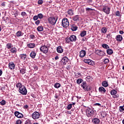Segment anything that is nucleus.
<instances>
[{"label": "nucleus", "instance_id": "nucleus-36", "mask_svg": "<svg viewBox=\"0 0 124 124\" xmlns=\"http://www.w3.org/2000/svg\"><path fill=\"white\" fill-rule=\"evenodd\" d=\"M101 31L103 33H106V32H107V29L105 27H104L101 29Z\"/></svg>", "mask_w": 124, "mask_h": 124}, {"label": "nucleus", "instance_id": "nucleus-8", "mask_svg": "<svg viewBox=\"0 0 124 124\" xmlns=\"http://www.w3.org/2000/svg\"><path fill=\"white\" fill-rule=\"evenodd\" d=\"M103 11L106 14H110V8L105 6L103 8Z\"/></svg>", "mask_w": 124, "mask_h": 124}, {"label": "nucleus", "instance_id": "nucleus-3", "mask_svg": "<svg viewBox=\"0 0 124 124\" xmlns=\"http://www.w3.org/2000/svg\"><path fill=\"white\" fill-rule=\"evenodd\" d=\"M62 27L63 28H68L69 26V21L66 18H64L62 20Z\"/></svg>", "mask_w": 124, "mask_h": 124}, {"label": "nucleus", "instance_id": "nucleus-5", "mask_svg": "<svg viewBox=\"0 0 124 124\" xmlns=\"http://www.w3.org/2000/svg\"><path fill=\"white\" fill-rule=\"evenodd\" d=\"M48 50L49 49L48 48V47L45 45L42 46L40 48V51L42 52L43 54H47V53H48Z\"/></svg>", "mask_w": 124, "mask_h": 124}, {"label": "nucleus", "instance_id": "nucleus-7", "mask_svg": "<svg viewBox=\"0 0 124 124\" xmlns=\"http://www.w3.org/2000/svg\"><path fill=\"white\" fill-rule=\"evenodd\" d=\"M39 117H40V114H39V112H34L32 114V118L34 120H37L39 119Z\"/></svg>", "mask_w": 124, "mask_h": 124}, {"label": "nucleus", "instance_id": "nucleus-41", "mask_svg": "<svg viewBox=\"0 0 124 124\" xmlns=\"http://www.w3.org/2000/svg\"><path fill=\"white\" fill-rule=\"evenodd\" d=\"M115 15L116 16H118V17H121V16H122L121 13L119 11H116L115 13Z\"/></svg>", "mask_w": 124, "mask_h": 124}, {"label": "nucleus", "instance_id": "nucleus-63", "mask_svg": "<svg viewBox=\"0 0 124 124\" xmlns=\"http://www.w3.org/2000/svg\"><path fill=\"white\" fill-rule=\"evenodd\" d=\"M58 59H59V57L58 56H56L55 58V60H58Z\"/></svg>", "mask_w": 124, "mask_h": 124}, {"label": "nucleus", "instance_id": "nucleus-21", "mask_svg": "<svg viewBox=\"0 0 124 124\" xmlns=\"http://www.w3.org/2000/svg\"><path fill=\"white\" fill-rule=\"evenodd\" d=\"M73 21H74V22H76V23H77V22H79V21L80 20L79 19V16L77 15L74 16L73 18Z\"/></svg>", "mask_w": 124, "mask_h": 124}, {"label": "nucleus", "instance_id": "nucleus-52", "mask_svg": "<svg viewBox=\"0 0 124 124\" xmlns=\"http://www.w3.org/2000/svg\"><path fill=\"white\" fill-rule=\"evenodd\" d=\"M33 68L34 69V70H35V71H36V70L38 69V67L35 65L33 66Z\"/></svg>", "mask_w": 124, "mask_h": 124}, {"label": "nucleus", "instance_id": "nucleus-43", "mask_svg": "<svg viewBox=\"0 0 124 124\" xmlns=\"http://www.w3.org/2000/svg\"><path fill=\"white\" fill-rule=\"evenodd\" d=\"M82 82H83V79H82L81 78L78 79L77 80V84H81V83H82Z\"/></svg>", "mask_w": 124, "mask_h": 124}, {"label": "nucleus", "instance_id": "nucleus-42", "mask_svg": "<svg viewBox=\"0 0 124 124\" xmlns=\"http://www.w3.org/2000/svg\"><path fill=\"white\" fill-rule=\"evenodd\" d=\"M37 16L39 19H43V15L42 14H38Z\"/></svg>", "mask_w": 124, "mask_h": 124}, {"label": "nucleus", "instance_id": "nucleus-53", "mask_svg": "<svg viewBox=\"0 0 124 124\" xmlns=\"http://www.w3.org/2000/svg\"><path fill=\"white\" fill-rule=\"evenodd\" d=\"M24 109H25L26 110H28L29 109V106L28 105H25L23 107Z\"/></svg>", "mask_w": 124, "mask_h": 124}, {"label": "nucleus", "instance_id": "nucleus-28", "mask_svg": "<svg viewBox=\"0 0 124 124\" xmlns=\"http://www.w3.org/2000/svg\"><path fill=\"white\" fill-rule=\"evenodd\" d=\"M12 54H16L17 53V49L16 47H12L10 50Z\"/></svg>", "mask_w": 124, "mask_h": 124}, {"label": "nucleus", "instance_id": "nucleus-47", "mask_svg": "<svg viewBox=\"0 0 124 124\" xmlns=\"http://www.w3.org/2000/svg\"><path fill=\"white\" fill-rule=\"evenodd\" d=\"M30 38L33 40L35 39V36H34L33 34H31L30 35Z\"/></svg>", "mask_w": 124, "mask_h": 124}, {"label": "nucleus", "instance_id": "nucleus-13", "mask_svg": "<svg viewBox=\"0 0 124 124\" xmlns=\"http://www.w3.org/2000/svg\"><path fill=\"white\" fill-rule=\"evenodd\" d=\"M77 39V37L75 35H72L70 36V41L71 42H75Z\"/></svg>", "mask_w": 124, "mask_h": 124}, {"label": "nucleus", "instance_id": "nucleus-27", "mask_svg": "<svg viewBox=\"0 0 124 124\" xmlns=\"http://www.w3.org/2000/svg\"><path fill=\"white\" fill-rule=\"evenodd\" d=\"M107 53L108 55H112V54H113V50L111 48H108L107 50Z\"/></svg>", "mask_w": 124, "mask_h": 124}, {"label": "nucleus", "instance_id": "nucleus-26", "mask_svg": "<svg viewBox=\"0 0 124 124\" xmlns=\"http://www.w3.org/2000/svg\"><path fill=\"white\" fill-rule=\"evenodd\" d=\"M99 91L100 93H106V90H105V88H103V87H99Z\"/></svg>", "mask_w": 124, "mask_h": 124}, {"label": "nucleus", "instance_id": "nucleus-31", "mask_svg": "<svg viewBox=\"0 0 124 124\" xmlns=\"http://www.w3.org/2000/svg\"><path fill=\"white\" fill-rule=\"evenodd\" d=\"M67 13L68 15H70V16H72V15L74 14V13H73V10H72V9H69Z\"/></svg>", "mask_w": 124, "mask_h": 124}, {"label": "nucleus", "instance_id": "nucleus-25", "mask_svg": "<svg viewBox=\"0 0 124 124\" xmlns=\"http://www.w3.org/2000/svg\"><path fill=\"white\" fill-rule=\"evenodd\" d=\"M116 40L119 42L122 41L123 40V36L121 35H118L116 36Z\"/></svg>", "mask_w": 124, "mask_h": 124}, {"label": "nucleus", "instance_id": "nucleus-4", "mask_svg": "<svg viewBox=\"0 0 124 124\" xmlns=\"http://www.w3.org/2000/svg\"><path fill=\"white\" fill-rule=\"evenodd\" d=\"M18 92L20 93H21V94H23V95H26V94L28 93V91L27 90V88H26V86H22L20 90H18Z\"/></svg>", "mask_w": 124, "mask_h": 124}, {"label": "nucleus", "instance_id": "nucleus-62", "mask_svg": "<svg viewBox=\"0 0 124 124\" xmlns=\"http://www.w3.org/2000/svg\"><path fill=\"white\" fill-rule=\"evenodd\" d=\"M2 75V71H1V70H0V76H1Z\"/></svg>", "mask_w": 124, "mask_h": 124}, {"label": "nucleus", "instance_id": "nucleus-58", "mask_svg": "<svg viewBox=\"0 0 124 124\" xmlns=\"http://www.w3.org/2000/svg\"><path fill=\"white\" fill-rule=\"evenodd\" d=\"M86 11H91V10H93V9L90 8H86Z\"/></svg>", "mask_w": 124, "mask_h": 124}, {"label": "nucleus", "instance_id": "nucleus-61", "mask_svg": "<svg viewBox=\"0 0 124 124\" xmlns=\"http://www.w3.org/2000/svg\"><path fill=\"white\" fill-rule=\"evenodd\" d=\"M95 105H96L97 106H101V105L99 103H96V104H95Z\"/></svg>", "mask_w": 124, "mask_h": 124}, {"label": "nucleus", "instance_id": "nucleus-6", "mask_svg": "<svg viewBox=\"0 0 124 124\" xmlns=\"http://www.w3.org/2000/svg\"><path fill=\"white\" fill-rule=\"evenodd\" d=\"M86 113L87 117H90L93 116V110L90 108H88L86 109Z\"/></svg>", "mask_w": 124, "mask_h": 124}, {"label": "nucleus", "instance_id": "nucleus-48", "mask_svg": "<svg viewBox=\"0 0 124 124\" xmlns=\"http://www.w3.org/2000/svg\"><path fill=\"white\" fill-rule=\"evenodd\" d=\"M33 20L34 21H37V20H38V16H34L33 17Z\"/></svg>", "mask_w": 124, "mask_h": 124}, {"label": "nucleus", "instance_id": "nucleus-51", "mask_svg": "<svg viewBox=\"0 0 124 124\" xmlns=\"http://www.w3.org/2000/svg\"><path fill=\"white\" fill-rule=\"evenodd\" d=\"M65 41H66V43H70V38H66L65 39Z\"/></svg>", "mask_w": 124, "mask_h": 124}, {"label": "nucleus", "instance_id": "nucleus-29", "mask_svg": "<svg viewBox=\"0 0 124 124\" xmlns=\"http://www.w3.org/2000/svg\"><path fill=\"white\" fill-rule=\"evenodd\" d=\"M102 47L103 48H104V49H109V46H108V45L106 44H103L102 45Z\"/></svg>", "mask_w": 124, "mask_h": 124}, {"label": "nucleus", "instance_id": "nucleus-12", "mask_svg": "<svg viewBox=\"0 0 124 124\" xmlns=\"http://www.w3.org/2000/svg\"><path fill=\"white\" fill-rule=\"evenodd\" d=\"M14 115L16 117H17V118H23V117H24L23 114L19 112V111H15L14 113Z\"/></svg>", "mask_w": 124, "mask_h": 124}, {"label": "nucleus", "instance_id": "nucleus-33", "mask_svg": "<svg viewBox=\"0 0 124 124\" xmlns=\"http://www.w3.org/2000/svg\"><path fill=\"white\" fill-rule=\"evenodd\" d=\"M102 85L103 87H108V82L104 81L102 83Z\"/></svg>", "mask_w": 124, "mask_h": 124}, {"label": "nucleus", "instance_id": "nucleus-60", "mask_svg": "<svg viewBox=\"0 0 124 124\" xmlns=\"http://www.w3.org/2000/svg\"><path fill=\"white\" fill-rule=\"evenodd\" d=\"M1 5H2V6H5V2H3L1 3Z\"/></svg>", "mask_w": 124, "mask_h": 124}, {"label": "nucleus", "instance_id": "nucleus-1", "mask_svg": "<svg viewBox=\"0 0 124 124\" xmlns=\"http://www.w3.org/2000/svg\"><path fill=\"white\" fill-rule=\"evenodd\" d=\"M48 21L51 25H56L57 21H58V17L57 16L54 17H50L48 18Z\"/></svg>", "mask_w": 124, "mask_h": 124}, {"label": "nucleus", "instance_id": "nucleus-30", "mask_svg": "<svg viewBox=\"0 0 124 124\" xmlns=\"http://www.w3.org/2000/svg\"><path fill=\"white\" fill-rule=\"evenodd\" d=\"M86 34H87V31H83L81 32L80 35L81 37H84V36H85V35H86Z\"/></svg>", "mask_w": 124, "mask_h": 124}, {"label": "nucleus", "instance_id": "nucleus-46", "mask_svg": "<svg viewBox=\"0 0 124 124\" xmlns=\"http://www.w3.org/2000/svg\"><path fill=\"white\" fill-rule=\"evenodd\" d=\"M1 105H5L6 102L4 100H2L0 102Z\"/></svg>", "mask_w": 124, "mask_h": 124}, {"label": "nucleus", "instance_id": "nucleus-55", "mask_svg": "<svg viewBox=\"0 0 124 124\" xmlns=\"http://www.w3.org/2000/svg\"><path fill=\"white\" fill-rule=\"evenodd\" d=\"M38 4H40V5L42 4V3H43V0H39L38 1Z\"/></svg>", "mask_w": 124, "mask_h": 124}, {"label": "nucleus", "instance_id": "nucleus-19", "mask_svg": "<svg viewBox=\"0 0 124 124\" xmlns=\"http://www.w3.org/2000/svg\"><path fill=\"white\" fill-rule=\"evenodd\" d=\"M78 29V27H77V26L76 25H75V24H72L71 26V29L72 30V31H77Z\"/></svg>", "mask_w": 124, "mask_h": 124}, {"label": "nucleus", "instance_id": "nucleus-17", "mask_svg": "<svg viewBox=\"0 0 124 124\" xmlns=\"http://www.w3.org/2000/svg\"><path fill=\"white\" fill-rule=\"evenodd\" d=\"M23 35H24V33L21 31H18L16 34V36L17 37H20V36H23Z\"/></svg>", "mask_w": 124, "mask_h": 124}, {"label": "nucleus", "instance_id": "nucleus-37", "mask_svg": "<svg viewBox=\"0 0 124 124\" xmlns=\"http://www.w3.org/2000/svg\"><path fill=\"white\" fill-rule=\"evenodd\" d=\"M37 30L38 31H43V27L39 26V27H37Z\"/></svg>", "mask_w": 124, "mask_h": 124}, {"label": "nucleus", "instance_id": "nucleus-10", "mask_svg": "<svg viewBox=\"0 0 124 124\" xmlns=\"http://www.w3.org/2000/svg\"><path fill=\"white\" fill-rule=\"evenodd\" d=\"M95 53L98 56H105V53L101 50H96Z\"/></svg>", "mask_w": 124, "mask_h": 124}, {"label": "nucleus", "instance_id": "nucleus-11", "mask_svg": "<svg viewBox=\"0 0 124 124\" xmlns=\"http://www.w3.org/2000/svg\"><path fill=\"white\" fill-rule=\"evenodd\" d=\"M68 62V58L66 57H64L61 61V63L63 64V65H65V64L67 63Z\"/></svg>", "mask_w": 124, "mask_h": 124}, {"label": "nucleus", "instance_id": "nucleus-56", "mask_svg": "<svg viewBox=\"0 0 124 124\" xmlns=\"http://www.w3.org/2000/svg\"><path fill=\"white\" fill-rule=\"evenodd\" d=\"M107 38H108V39L111 38V33H108L107 35Z\"/></svg>", "mask_w": 124, "mask_h": 124}, {"label": "nucleus", "instance_id": "nucleus-64", "mask_svg": "<svg viewBox=\"0 0 124 124\" xmlns=\"http://www.w3.org/2000/svg\"><path fill=\"white\" fill-rule=\"evenodd\" d=\"M33 124H39L38 123H34Z\"/></svg>", "mask_w": 124, "mask_h": 124}, {"label": "nucleus", "instance_id": "nucleus-24", "mask_svg": "<svg viewBox=\"0 0 124 124\" xmlns=\"http://www.w3.org/2000/svg\"><path fill=\"white\" fill-rule=\"evenodd\" d=\"M22 87H24V85H22L21 82H18L16 84V87L18 89V90H20Z\"/></svg>", "mask_w": 124, "mask_h": 124}, {"label": "nucleus", "instance_id": "nucleus-59", "mask_svg": "<svg viewBox=\"0 0 124 124\" xmlns=\"http://www.w3.org/2000/svg\"><path fill=\"white\" fill-rule=\"evenodd\" d=\"M119 33H120V34H124V31H119Z\"/></svg>", "mask_w": 124, "mask_h": 124}, {"label": "nucleus", "instance_id": "nucleus-35", "mask_svg": "<svg viewBox=\"0 0 124 124\" xmlns=\"http://www.w3.org/2000/svg\"><path fill=\"white\" fill-rule=\"evenodd\" d=\"M13 46H12V44L11 43H8L6 45V47L7 48V49H11V47H13Z\"/></svg>", "mask_w": 124, "mask_h": 124}, {"label": "nucleus", "instance_id": "nucleus-18", "mask_svg": "<svg viewBox=\"0 0 124 124\" xmlns=\"http://www.w3.org/2000/svg\"><path fill=\"white\" fill-rule=\"evenodd\" d=\"M92 122L93 123V124H99L100 121L99 120V119L98 118H93V120H92Z\"/></svg>", "mask_w": 124, "mask_h": 124}, {"label": "nucleus", "instance_id": "nucleus-16", "mask_svg": "<svg viewBox=\"0 0 124 124\" xmlns=\"http://www.w3.org/2000/svg\"><path fill=\"white\" fill-rule=\"evenodd\" d=\"M80 54H79V57H80V58H84V57H85V56H86V51L82 50L81 51H80Z\"/></svg>", "mask_w": 124, "mask_h": 124}, {"label": "nucleus", "instance_id": "nucleus-54", "mask_svg": "<svg viewBox=\"0 0 124 124\" xmlns=\"http://www.w3.org/2000/svg\"><path fill=\"white\" fill-rule=\"evenodd\" d=\"M35 25H37V26H38L39 24H40V20H38L35 22Z\"/></svg>", "mask_w": 124, "mask_h": 124}, {"label": "nucleus", "instance_id": "nucleus-2", "mask_svg": "<svg viewBox=\"0 0 124 124\" xmlns=\"http://www.w3.org/2000/svg\"><path fill=\"white\" fill-rule=\"evenodd\" d=\"M81 86L84 91H86V92H90V91H91V87L89 85H87V82L85 81L81 83Z\"/></svg>", "mask_w": 124, "mask_h": 124}, {"label": "nucleus", "instance_id": "nucleus-34", "mask_svg": "<svg viewBox=\"0 0 124 124\" xmlns=\"http://www.w3.org/2000/svg\"><path fill=\"white\" fill-rule=\"evenodd\" d=\"M20 72L21 74L23 75L26 73V69L25 68H22L20 70Z\"/></svg>", "mask_w": 124, "mask_h": 124}, {"label": "nucleus", "instance_id": "nucleus-20", "mask_svg": "<svg viewBox=\"0 0 124 124\" xmlns=\"http://www.w3.org/2000/svg\"><path fill=\"white\" fill-rule=\"evenodd\" d=\"M35 56H36V52H35L34 50L32 51L30 53V57L32 59H34V58H35Z\"/></svg>", "mask_w": 124, "mask_h": 124}, {"label": "nucleus", "instance_id": "nucleus-49", "mask_svg": "<svg viewBox=\"0 0 124 124\" xmlns=\"http://www.w3.org/2000/svg\"><path fill=\"white\" fill-rule=\"evenodd\" d=\"M25 124H31V121L30 120H27L25 123Z\"/></svg>", "mask_w": 124, "mask_h": 124}, {"label": "nucleus", "instance_id": "nucleus-40", "mask_svg": "<svg viewBox=\"0 0 124 124\" xmlns=\"http://www.w3.org/2000/svg\"><path fill=\"white\" fill-rule=\"evenodd\" d=\"M21 16H22V17H26L28 16V15H27V13H26L25 12H22L21 13Z\"/></svg>", "mask_w": 124, "mask_h": 124}, {"label": "nucleus", "instance_id": "nucleus-15", "mask_svg": "<svg viewBox=\"0 0 124 124\" xmlns=\"http://www.w3.org/2000/svg\"><path fill=\"white\" fill-rule=\"evenodd\" d=\"M57 51L59 54H62V52H63V49H62V47L61 46H59L57 48Z\"/></svg>", "mask_w": 124, "mask_h": 124}, {"label": "nucleus", "instance_id": "nucleus-22", "mask_svg": "<svg viewBox=\"0 0 124 124\" xmlns=\"http://www.w3.org/2000/svg\"><path fill=\"white\" fill-rule=\"evenodd\" d=\"M27 47L30 48L31 49L34 48L35 47V44L34 43H30L27 44Z\"/></svg>", "mask_w": 124, "mask_h": 124}, {"label": "nucleus", "instance_id": "nucleus-32", "mask_svg": "<svg viewBox=\"0 0 124 124\" xmlns=\"http://www.w3.org/2000/svg\"><path fill=\"white\" fill-rule=\"evenodd\" d=\"M117 91H116L115 89L112 90L110 92V94L111 95H115L117 94Z\"/></svg>", "mask_w": 124, "mask_h": 124}, {"label": "nucleus", "instance_id": "nucleus-44", "mask_svg": "<svg viewBox=\"0 0 124 124\" xmlns=\"http://www.w3.org/2000/svg\"><path fill=\"white\" fill-rule=\"evenodd\" d=\"M109 59H106L104 61V63H105V64H107V63H109Z\"/></svg>", "mask_w": 124, "mask_h": 124}, {"label": "nucleus", "instance_id": "nucleus-38", "mask_svg": "<svg viewBox=\"0 0 124 124\" xmlns=\"http://www.w3.org/2000/svg\"><path fill=\"white\" fill-rule=\"evenodd\" d=\"M119 111L120 112H123V111H124V104L123 106L119 107Z\"/></svg>", "mask_w": 124, "mask_h": 124}, {"label": "nucleus", "instance_id": "nucleus-39", "mask_svg": "<svg viewBox=\"0 0 124 124\" xmlns=\"http://www.w3.org/2000/svg\"><path fill=\"white\" fill-rule=\"evenodd\" d=\"M54 87L55 88H56V89H59V88H60V87H61V84L59 83H56L55 85H54Z\"/></svg>", "mask_w": 124, "mask_h": 124}, {"label": "nucleus", "instance_id": "nucleus-23", "mask_svg": "<svg viewBox=\"0 0 124 124\" xmlns=\"http://www.w3.org/2000/svg\"><path fill=\"white\" fill-rule=\"evenodd\" d=\"M19 58H20V59H21V60L23 61H25V60L27 59V55L25 54H20L19 55Z\"/></svg>", "mask_w": 124, "mask_h": 124}, {"label": "nucleus", "instance_id": "nucleus-9", "mask_svg": "<svg viewBox=\"0 0 124 124\" xmlns=\"http://www.w3.org/2000/svg\"><path fill=\"white\" fill-rule=\"evenodd\" d=\"M84 62H85V63H87L88 64H89V65H93L94 64V62L93 61L90 60V59H85L83 61Z\"/></svg>", "mask_w": 124, "mask_h": 124}, {"label": "nucleus", "instance_id": "nucleus-45", "mask_svg": "<svg viewBox=\"0 0 124 124\" xmlns=\"http://www.w3.org/2000/svg\"><path fill=\"white\" fill-rule=\"evenodd\" d=\"M71 108H72V104H69L67 107V110H70Z\"/></svg>", "mask_w": 124, "mask_h": 124}, {"label": "nucleus", "instance_id": "nucleus-57", "mask_svg": "<svg viewBox=\"0 0 124 124\" xmlns=\"http://www.w3.org/2000/svg\"><path fill=\"white\" fill-rule=\"evenodd\" d=\"M113 95V96H112V97L113 98H119V95Z\"/></svg>", "mask_w": 124, "mask_h": 124}, {"label": "nucleus", "instance_id": "nucleus-14", "mask_svg": "<svg viewBox=\"0 0 124 124\" xmlns=\"http://www.w3.org/2000/svg\"><path fill=\"white\" fill-rule=\"evenodd\" d=\"M9 68L11 70L14 69L15 68V64L13 62H10L9 63Z\"/></svg>", "mask_w": 124, "mask_h": 124}, {"label": "nucleus", "instance_id": "nucleus-50", "mask_svg": "<svg viewBox=\"0 0 124 124\" xmlns=\"http://www.w3.org/2000/svg\"><path fill=\"white\" fill-rule=\"evenodd\" d=\"M16 124H22V121L21 120H17L16 122Z\"/></svg>", "mask_w": 124, "mask_h": 124}]
</instances>
